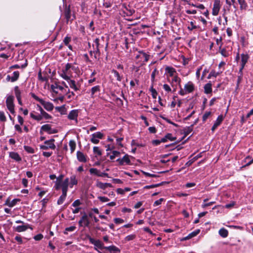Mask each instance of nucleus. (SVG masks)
Masks as SVG:
<instances>
[{"instance_id":"45","label":"nucleus","mask_w":253,"mask_h":253,"mask_svg":"<svg viewBox=\"0 0 253 253\" xmlns=\"http://www.w3.org/2000/svg\"><path fill=\"white\" fill-rule=\"evenodd\" d=\"M14 93L16 98L21 97V92L18 86H15L14 87Z\"/></svg>"},{"instance_id":"23","label":"nucleus","mask_w":253,"mask_h":253,"mask_svg":"<svg viewBox=\"0 0 253 253\" xmlns=\"http://www.w3.org/2000/svg\"><path fill=\"white\" fill-rule=\"evenodd\" d=\"M95 247L94 249L96 251H98L97 248H98L100 250L105 249V247L104 246V244L99 240H97L95 243L94 244Z\"/></svg>"},{"instance_id":"10","label":"nucleus","mask_w":253,"mask_h":253,"mask_svg":"<svg viewBox=\"0 0 253 253\" xmlns=\"http://www.w3.org/2000/svg\"><path fill=\"white\" fill-rule=\"evenodd\" d=\"M79 115L78 110H73L70 112L68 115V118L70 120L75 121L76 123H78V117Z\"/></svg>"},{"instance_id":"19","label":"nucleus","mask_w":253,"mask_h":253,"mask_svg":"<svg viewBox=\"0 0 253 253\" xmlns=\"http://www.w3.org/2000/svg\"><path fill=\"white\" fill-rule=\"evenodd\" d=\"M241 10H246L248 8V4L245 0H237Z\"/></svg>"},{"instance_id":"3","label":"nucleus","mask_w":253,"mask_h":253,"mask_svg":"<svg viewBox=\"0 0 253 253\" xmlns=\"http://www.w3.org/2000/svg\"><path fill=\"white\" fill-rule=\"evenodd\" d=\"M54 141L55 140L54 139L45 141L43 145H40V149L42 150H48L49 149L54 150L56 148V146L54 143Z\"/></svg>"},{"instance_id":"39","label":"nucleus","mask_w":253,"mask_h":253,"mask_svg":"<svg viewBox=\"0 0 253 253\" xmlns=\"http://www.w3.org/2000/svg\"><path fill=\"white\" fill-rule=\"evenodd\" d=\"M250 57L247 54H241V62L247 63Z\"/></svg>"},{"instance_id":"37","label":"nucleus","mask_w":253,"mask_h":253,"mask_svg":"<svg viewBox=\"0 0 253 253\" xmlns=\"http://www.w3.org/2000/svg\"><path fill=\"white\" fill-rule=\"evenodd\" d=\"M11 82H14L16 81L19 77V72L18 71H14L13 73L12 76L11 77Z\"/></svg>"},{"instance_id":"33","label":"nucleus","mask_w":253,"mask_h":253,"mask_svg":"<svg viewBox=\"0 0 253 253\" xmlns=\"http://www.w3.org/2000/svg\"><path fill=\"white\" fill-rule=\"evenodd\" d=\"M205 92L207 94L210 93L212 92L211 84L208 83L204 86Z\"/></svg>"},{"instance_id":"36","label":"nucleus","mask_w":253,"mask_h":253,"mask_svg":"<svg viewBox=\"0 0 253 253\" xmlns=\"http://www.w3.org/2000/svg\"><path fill=\"white\" fill-rule=\"evenodd\" d=\"M67 196V193H62L59 198L57 201L58 205H61L63 203Z\"/></svg>"},{"instance_id":"60","label":"nucleus","mask_w":253,"mask_h":253,"mask_svg":"<svg viewBox=\"0 0 253 253\" xmlns=\"http://www.w3.org/2000/svg\"><path fill=\"white\" fill-rule=\"evenodd\" d=\"M215 202L214 201L208 203H203L202 205V207L203 208H205L207 207L210 206L212 204H214Z\"/></svg>"},{"instance_id":"16","label":"nucleus","mask_w":253,"mask_h":253,"mask_svg":"<svg viewBox=\"0 0 253 253\" xmlns=\"http://www.w3.org/2000/svg\"><path fill=\"white\" fill-rule=\"evenodd\" d=\"M105 249L108 250L110 253H119L120 250L117 247L112 245L108 247H105Z\"/></svg>"},{"instance_id":"7","label":"nucleus","mask_w":253,"mask_h":253,"mask_svg":"<svg viewBox=\"0 0 253 253\" xmlns=\"http://www.w3.org/2000/svg\"><path fill=\"white\" fill-rule=\"evenodd\" d=\"M69 178H66V179H65L63 182L59 183L58 190L61 188L62 193H67L68 189V186L69 185Z\"/></svg>"},{"instance_id":"56","label":"nucleus","mask_w":253,"mask_h":253,"mask_svg":"<svg viewBox=\"0 0 253 253\" xmlns=\"http://www.w3.org/2000/svg\"><path fill=\"white\" fill-rule=\"evenodd\" d=\"M135 237L136 236L134 234L129 235L126 237L125 240L127 241L132 240L135 239Z\"/></svg>"},{"instance_id":"13","label":"nucleus","mask_w":253,"mask_h":253,"mask_svg":"<svg viewBox=\"0 0 253 253\" xmlns=\"http://www.w3.org/2000/svg\"><path fill=\"white\" fill-rule=\"evenodd\" d=\"M223 120V117L222 115H219L216 119L215 123H214L211 130L213 132L215 129L221 124Z\"/></svg>"},{"instance_id":"2","label":"nucleus","mask_w":253,"mask_h":253,"mask_svg":"<svg viewBox=\"0 0 253 253\" xmlns=\"http://www.w3.org/2000/svg\"><path fill=\"white\" fill-rule=\"evenodd\" d=\"M31 95L34 99L37 101H39L42 105H43L45 109L47 111H51L53 109L54 106L52 103L44 101L43 99L39 98L34 93H31Z\"/></svg>"},{"instance_id":"61","label":"nucleus","mask_w":253,"mask_h":253,"mask_svg":"<svg viewBox=\"0 0 253 253\" xmlns=\"http://www.w3.org/2000/svg\"><path fill=\"white\" fill-rule=\"evenodd\" d=\"M158 73V71H157V69H155L154 71L152 72L151 74V80L153 82L155 80V77L156 73Z\"/></svg>"},{"instance_id":"40","label":"nucleus","mask_w":253,"mask_h":253,"mask_svg":"<svg viewBox=\"0 0 253 253\" xmlns=\"http://www.w3.org/2000/svg\"><path fill=\"white\" fill-rule=\"evenodd\" d=\"M69 146L70 147L71 153H72L75 150L76 147V143L73 140H71L69 141Z\"/></svg>"},{"instance_id":"53","label":"nucleus","mask_w":253,"mask_h":253,"mask_svg":"<svg viewBox=\"0 0 253 253\" xmlns=\"http://www.w3.org/2000/svg\"><path fill=\"white\" fill-rule=\"evenodd\" d=\"M150 91H151L152 92V97L154 98H156V97H157V92L156 91V90H155V89H154L153 86H152L151 88H150Z\"/></svg>"},{"instance_id":"27","label":"nucleus","mask_w":253,"mask_h":253,"mask_svg":"<svg viewBox=\"0 0 253 253\" xmlns=\"http://www.w3.org/2000/svg\"><path fill=\"white\" fill-rule=\"evenodd\" d=\"M70 183H69L70 187L72 188L73 185L78 184V180L75 175H72L70 178Z\"/></svg>"},{"instance_id":"8","label":"nucleus","mask_w":253,"mask_h":253,"mask_svg":"<svg viewBox=\"0 0 253 253\" xmlns=\"http://www.w3.org/2000/svg\"><path fill=\"white\" fill-rule=\"evenodd\" d=\"M221 7L220 1L219 0H215L212 9V14L214 16L218 15Z\"/></svg>"},{"instance_id":"41","label":"nucleus","mask_w":253,"mask_h":253,"mask_svg":"<svg viewBox=\"0 0 253 253\" xmlns=\"http://www.w3.org/2000/svg\"><path fill=\"white\" fill-rule=\"evenodd\" d=\"M112 73L114 74V76L116 77L118 81L121 82L122 79V76H121L119 72L116 70L113 69L112 70Z\"/></svg>"},{"instance_id":"44","label":"nucleus","mask_w":253,"mask_h":253,"mask_svg":"<svg viewBox=\"0 0 253 253\" xmlns=\"http://www.w3.org/2000/svg\"><path fill=\"white\" fill-rule=\"evenodd\" d=\"M90 174L96 175L98 176L100 175V171L95 168H91L89 169Z\"/></svg>"},{"instance_id":"12","label":"nucleus","mask_w":253,"mask_h":253,"mask_svg":"<svg viewBox=\"0 0 253 253\" xmlns=\"http://www.w3.org/2000/svg\"><path fill=\"white\" fill-rule=\"evenodd\" d=\"M83 223H84V225L86 227L88 226L89 224V221L87 218V215L86 214L83 215L81 219L79 221L80 226H82Z\"/></svg>"},{"instance_id":"30","label":"nucleus","mask_w":253,"mask_h":253,"mask_svg":"<svg viewBox=\"0 0 253 253\" xmlns=\"http://www.w3.org/2000/svg\"><path fill=\"white\" fill-rule=\"evenodd\" d=\"M219 234L223 238H226L228 236V231L226 229L221 228L218 231Z\"/></svg>"},{"instance_id":"25","label":"nucleus","mask_w":253,"mask_h":253,"mask_svg":"<svg viewBox=\"0 0 253 253\" xmlns=\"http://www.w3.org/2000/svg\"><path fill=\"white\" fill-rule=\"evenodd\" d=\"M19 201H20L19 199H15L13 200L12 201H10L8 199L6 200L5 205L8 206L9 207H13L16 204L17 202Z\"/></svg>"},{"instance_id":"54","label":"nucleus","mask_w":253,"mask_h":253,"mask_svg":"<svg viewBox=\"0 0 253 253\" xmlns=\"http://www.w3.org/2000/svg\"><path fill=\"white\" fill-rule=\"evenodd\" d=\"M211 113L210 112H206L203 116V122H205L207 120V119L209 117V116L211 115Z\"/></svg>"},{"instance_id":"20","label":"nucleus","mask_w":253,"mask_h":253,"mask_svg":"<svg viewBox=\"0 0 253 253\" xmlns=\"http://www.w3.org/2000/svg\"><path fill=\"white\" fill-rule=\"evenodd\" d=\"M96 186H97V187H98V188H99L100 189H105L108 187H111L112 184L110 183H104L98 181L96 183Z\"/></svg>"},{"instance_id":"58","label":"nucleus","mask_w":253,"mask_h":253,"mask_svg":"<svg viewBox=\"0 0 253 253\" xmlns=\"http://www.w3.org/2000/svg\"><path fill=\"white\" fill-rule=\"evenodd\" d=\"M81 205V202L80 200H76L72 204V206L74 207H78Z\"/></svg>"},{"instance_id":"52","label":"nucleus","mask_w":253,"mask_h":253,"mask_svg":"<svg viewBox=\"0 0 253 253\" xmlns=\"http://www.w3.org/2000/svg\"><path fill=\"white\" fill-rule=\"evenodd\" d=\"M6 120L4 113L2 111H0V121L1 122H5Z\"/></svg>"},{"instance_id":"48","label":"nucleus","mask_w":253,"mask_h":253,"mask_svg":"<svg viewBox=\"0 0 253 253\" xmlns=\"http://www.w3.org/2000/svg\"><path fill=\"white\" fill-rule=\"evenodd\" d=\"M112 2L108 0H104L103 5L106 8L110 7L112 5Z\"/></svg>"},{"instance_id":"15","label":"nucleus","mask_w":253,"mask_h":253,"mask_svg":"<svg viewBox=\"0 0 253 253\" xmlns=\"http://www.w3.org/2000/svg\"><path fill=\"white\" fill-rule=\"evenodd\" d=\"M137 58H140L144 59V62H147L150 58V55L147 54L146 53L143 51H139V54L136 57Z\"/></svg>"},{"instance_id":"32","label":"nucleus","mask_w":253,"mask_h":253,"mask_svg":"<svg viewBox=\"0 0 253 253\" xmlns=\"http://www.w3.org/2000/svg\"><path fill=\"white\" fill-rule=\"evenodd\" d=\"M28 225H19L16 227L15 230L18 232H20L26 230L28 229Z\"/></svg>"},{"instance_id":"38","label":"nucleus","mask_w":253,"mask_h":253,"mask_svg":"<svg viewBox=\"0 0 253 253\" xmlns=\"http://www.w3.org/2000/svg\"><path fill=\"white\" fill-rule=\"evenodd\" d=\"M100 91V86L96 85L91 88V96L93 98L94 94L97 92Z\"/></svg>"},{"instance_id":"35","label":"nucleus","mask_w":253,"mask_h":253,"mask_svg":"<svg viewBox=\"0 0 253 253\" xmlns=\"http://www.w3.org/2000/svg\"><path fill=\"white\" fill-rule=\"evenodd\" d=\"M124 12L127 15H131L134 13V10L133 9H130L129 6L128 7L125 6Z\"/></svg>"},{"instance_id":"5","label":"nucleus","mask_w":253,"mask_h":253,"mask_svg":"<svg viewBox=\"0 0 253 253\" xmlns=\"http://www.w3.org/2000/svg\"><path fill=\"white\" fill-rule=\"evenodd\" d=\"M13 101L14 97L12 95L7 96L6 99V105L7 108L12 114H13L15 112Z\"/></svg>"},{"instance_id":"51","label":"nucleus","mask_w":253,"mask_h":253,"mask_svg":"<svg viewBox=\"0 0 253 253\" xmlns=\"http://www.w3.org/2000/svg\"><path fill=\"white\" fill-rule=\"evenodd\" d=\"M165 137L167 140L169 139L171 141H173L176 139V137H173L171 133H168L165 135Z\"/></svg>"},{"instance_id":"43","label":"nucleus","mask_w":253,"mask_h":253,"mask_svg":"<svg viewBox=\"0 0 253 253\" xmlns=\"http://www.w3.org/2000/svg\"><path fill=\"white\" fill-rule=\"evenodd\" d=\"M219 52L224 57H228L229 55V52L227 51L226 50V49H225V48L221 49V46H220Z\"/></svg>"},{"instance_id":"57","label":"nucleus","mask_w":253,"mask_h":253,"mask_svg":"<svg viewBox=\"0 0 253 253\" xmlns=\"http://www.w3.org/2000/svg\"><path fill=\"white\" fill-rule=\"evenodd\" d=\"M163 201V198H160L158 200L156 201L154 203V206L156 207L161 205Z\"/></svg>"},{"instance_id":"24","label":"nucleus","mask_w":253,"mask_h":253,"mask_svg":"<svg viewBox=\"0 0 253 253\" xmlns=\"http://www.w3.org/2000/svg\"><path fill=\"white\" fill-rule=\"evenodd\" d=\"M63 176H64L61 174L59 176H58V177L56 178V180L55 182V185L54 187L56 190H58L59 183H61L63 181H62Z\"/></svg>"},{"instance_id":"11","label":"nucleus","mask_w":253,"mask_h":253,"mask_svg":"<svg viewBox=\"0 0 253 253\" xmlns=\"http://www.w3.org/2000/svg\"><path fill=\"white\" fill-rule=\"evenodd\" d=\"M117 161L119 162L120 165H124V164L128 165L130 163V161L129 158V156L127 154L125 155L122 159H118L117 160Z\"/></svg>"},{"instance_id":"22","label":"nucleus","mask_w":253,"mask_h":253,"mask_svg":"<svg viewBox=\"0 0 253 253\" xmlns=\"http://www.w3.org/2000/svg\"><path fill=\"white\" fill-rule=\"evenodd\" d=\"M68 82V84L70 85V87L71 88H73L75 91H77L79 90V87L78 86V85L76 84V82L74 80H71L70 79L67 81Z\"/></svg>"},{"instance_id":"42","label":"nucleus","mask_w":253,"mask_h":253,"mask_svg":"<svg viewBox=\"0 0 253 253\" xmlns=\"http://www.w3.org/2000/svg\"><path fill=\"white\" fill-rule=\"evenodd\" d=\"M120 152L117 151H113L112 155L110 156V159L111 160L114 159L116 157H119L120 156Z\"/></svg>"},{"instance_id":"64","label":"nucleus","mask_w":253,"mask_h":253,"mask_svg":"<svg viewBox=\"0 0 253 253\" xmlns=\"http://www.w3.org/2000/svg\"><path fill=\"white\" fill-rule=\"evenodd\" d=\"M163 88L167 92H170L171 90L170 86L167 84H164Z\"/></svg>"},{"instance_id":"29","label":"nucleus","mask_w":253,"mask_h":253,"mask_svg":"<svg viewBox=\"0 0 253 253\" xmlns=\"http://www.w3.org/2000/svg\"><path fill=\"white\" fill-rule=\"evenodd\" d=\"M38 79L39 80L42 82H47L48 81V77L47 75H45L44 76H42V73L41 70H40L38 74Z\"/></svg>"},{"instance_id":"47","label":"nucleus","mask_w":253,"mask_h":253,"mask_svg":"<svg viewBox=\"0 0 253 253\" xmlns=\"http://www.w3.org/2000/svg\"><path fill=\"white\" fill-rule=\"evenodd\" d=\"M24 148L29 153L33 154L34 153V149L30 146H24Z\"/></svg>"},{"instance_id":"14","label":"nucleus","mask_w":253,"mask_h":253,"mask_svg":"<svg viewBox=\"0 0 253 253\" xmlns=\"http://www.w3.org/2000/svg\"><path fill=\"white\" fill-rule=\"evenodd\" d=\"M99 39L98 38H96L94 40L93 42V43L92 44L93 47V52L96 54H99L100 53L99 51Z\"/></svg>"},{"instance_id":"26","label":"nucleus","mask_w":253,"mask_h":253,"mask_svg":"<svg viewBox=\"0 0 253 253\" xmlns=\"http://www.w3.org/2000/svg\"><path fill=\"white\" fill-rule=\"evenodd\" d=\"M51 88L53 92H55V93H57L58 91L56 90V89H58L60 90H63L64 89V87L62 86H60L59 85H58L57 84H52L51 85Z\"/></svg>"},{"instance_id":"50","label":"nucleus","mask_w":253,"mask_h":253,"mask_svg":"<svg viewBox=\"0 0 253 253\" xmlns=\"http://www.w3.org/2000/svg\"><path fill=\"white\" fill-rule=\"evenodd\" d=\"M219 75V73L216 72L215 71L212 70L210 72L208 78L210 79L211 77H216Z\"/></svg>"},{"instance_id":"6","label":"nucleus","mask_w":253,"mask_h":253,"mask_svg":"<svg viewBox=\"0 0 253 253\" xmlns=\"http://www.w3.org/2000/svg\"><path fill=\"white\" fill-rule=\"evenodd\" d=\"M103 137V134L101 132H97L93 133L91 135L90 141L93 144H98L99 142V139H102Z\"/></svg>"},{"instance_id":"34","label":"nucleus","mask_w":253,"mask_h":253,"mask_svg":"<svg viewBox=\"0 0 253 253\" xmlns=\"http://www.w3.org/2000/svg\"><path fill=\"white\" fill-rule=\"evenodd\" d=\"M166 71L169 74V76L171 77L174 76V74L176 72L175 69L171 67H167L166 68Z\"/></svg>"},{"instance_id":"1","label":"nucleus","mask_w":253,"mask_h":253,"mask_svg":"<svg viewBox=\"0 0 253 253\" xmlns=\"http://www.w3.org/2000/svg\"><path fill=\"white\" fill-rule=\"evenodd\" d=\"M75 69V67L71 63H68L61 70L60 76L64 80L68 81L72 77V70Z\"/></svg>"},{"instance_id":"4","label":"nucleus","mask_w":253,"mask_h":253,"mask_svg":"<svg viewBox=\"0 0 253 253\" xmlns=\"http://www.w3.org/2000/svg\"><path fill=\"white\" fill-rule=\"evenodd\" d=\"M30 116L32 118H33V119H34L37 121H40L43 118L46 119V120L50 119L51 118V116L45 111L42 112L41 115H35L34 114V112H31L30 113Z\"/></svg>"},{"instance_id":"59","label":"nucleus","mask_w":253,"mask_h":253,"mask_svg":"<svg viewBox=\"0 0 253 253\" xmlns=\"http://www.w3.org/2000/svg\"><path fill=\"white\" fill-rule=\"evenodd\" d=\"M230 7H231V6H228V5L224 7V8H223V10H224L223 15L227 14L230 11Z\"/></svg>"},{"instance_id":"18","label":"nucleus","mask_w":253,"mask_h":253,"mask_svg":"<svg viewBox=\"0 0 253 253\" xmlns=\"http://www.w3.org/2000/svg\"><path fill=\"white\" fill-rule=\"evenodd\" d=\"M77 157L78 160L81 162L85 163L87 161L85 156L82 152L78 151L77 152Z\"/></svg>"},{"instance_id":"21","label":"nucleus","mask_w":253,"mask_h":253,"mask_svg":"<svg viewBox=\"0 0 253 253\" xmlns=\"http://www.w3.org/2000/svg\"><path fill=\"white\" fill-rule=\"evenodd\" d=\"M9 157L11 159L15 160L17 162H19V161H21V158L20 156H19V155L17 153L14 152H10L9 153Z\"/></svg>"},{"instance_id":"17","label":"nucleus","mask_w":253,"mask_h":253,"mask_svg":"<svg viewBox=\"0 0 253 253\" xmlns=\"http://www.w3.org/2000/svg\"><path fill=\"white\" fill-rule=\"evenodd\" d=\"M184 89L187 93L192 92L194 89L193 84L191 82H188L184 85Z\"/></svg>"},{"instance_id":"28","label":"nucleus","mask_w":253,"mask_h":253,"mask_svg":"<svg viewBox=\"0 0 253 253\" xmlns=\"http://www.w3.org/2000/svg\"><path fill=\"white\" fill-rule=\"evenodd\" d=\"M64 14L66 21L68 22L71 20V10L69 7L65 9Z\"/></svg>"},{"instance_id":"31","label":"nucleus","mask_w":253,"mask_h":253,"mask_svg":"<svg viewBox=\"0 0 253 253\" xmlns=\"http://www.w3.org/2000/svg\"><path fill=\"white\" fill-rule=\"evenodd\" d=\"M194 125H191L189 126H187L183 129V132L185 136L189 134L193 130Z\"/></svg>"},{"instance_id":"55","label":"nucleus","mask_w":253,"mask_h":253,"mask_svg":"<svg viewBox=\"0 0 253 253\" xmlns=\"http://www.w3.org/2000/svg\"><path fill=\"white\" fill-rule=\"evenodd\" d=\"M161 185H162V183H159V184H156L147 185V186L144 187V188H146V189L153 188L158 187V186H160Z\"/></svg>"},{"instance_id":"49","label":"nucleus","mask_w":253,"mask_h":253,"mask_svg":"<svg viewBox=\"0 0 253 253\" xmlns=\"http://www.w3.org/2000/svg\"><path fill=\"white\" fill-rule=\"evenodd\" d=\"M93 152L94 154H97L98 156H101L102 154L101 150L99 149V148L97 146H94L93 147Z\"/></svg>"},{"instance_id":"9","label":"nucleus","mask_w":253,"mask_h":253,"mask_svg":"<svg viewBox=\"0 0 253 253\" xmlns=\"http://www.w3.org/2000/svg\"><path fill=\"white\" fill-rule=\"evenodd\" d=\"M42 131H46L49 134L55 133L57 132L56 129H52L51 126L48 124L44 125L42 126L40 131L41 134H42Z\"/></svg>"},{"instance_id":"46","label":"nucleus","mask_w":253,"mask_h":253,"mask_svg":"<svg viewBox=\"0 0 253 253\" xmlns=\"http://www.w3.org/2000/svg\"><path fill=\"white\" fill-rule=\"evenodd\" d=\"M200 229H197V230H195L194 231L191 232V233H190L188 235L189 238H190V239H191L192 238L195 237L200 233Z\"/></svg>"},{"instance_id":"63","label":"nucleus","mask_w":253,"mask_h":253,"mask_svg":"<svg viewBox=\"0 0 253 253\" xmlns=\"http://www.w3.org/2000/svg\"><path fill=\"white\" fill-rule=\"evenodd\" d=\"M172 82L177 83L180 85V79L178 78L177 76H174L172 80Z\"/></svg>"},{"instance_id":"62","label":"nucleus","mask_w":253,"mask_h":253,"mask_svg":"<svg viewBox=\"0 0 253 253\" xmlns=\"http://www.w3.org/2000/svg\"><path fill=\"white\" fill-rule=\"evenodd\" d=\"M43 238V235L41 234H38L34 236V239L36 241H40Z\"/></svg>"}]
</instances>
